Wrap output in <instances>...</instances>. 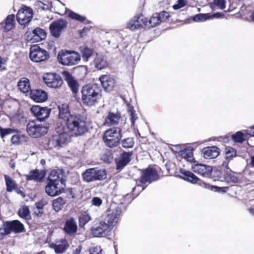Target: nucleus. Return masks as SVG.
Listing matches in <instances>:
<instances>
[{"mask_svg":"<svg viewBox=\"0 0 254 254\" xmlns=\"http://www.w3.org/2000/svg\"><path fill=\"white\" fill-rule=\"evenodd\" d=\"M65 123L68 131L72 136H81L88 130L87 119L84 115L72 114Z\"/></svg>","mask_w":254,"mask_h":254,"instance_id":"nucleus-1","label":"nucleus"},{"mask_svg":"<svg viewBox=\"0 0 254 254\" xmlns=\"http://www.w3.org/2000/svg\"><path fill=\"white\" fill-rule=\"evenodd\" d=\"M101 92L102 89L99 84L92 83L84 85L81 90L83 104L88 106L94 105L101 99Z\"/></svg>","mask_w":254,"mask_h":254,"instance_id":"nucleus-2","label":"nucleus"},{"mask_svg":"<svg viewBox=\"0 0 254 254\" xmlns=\"http://www.w3.org/2000/svg\"><path fill=\"white\" fill-rule=\"evenodd\" d=\"M122 132L123 129L120 127H113L106 130L103 136L105 145L110 148L117 146L123 137Z\"/></svg>","mask_w":254,"mask_h":254,"instance_id":"nucleus-3","label":"nucleus"},{"mask_svg":"<svg viewBox=\"0 0 254 254\" xmlns=\"http://www.w3.org/2000/svg\"><path fill=\"white\" fill-rule=\"evenodd\" d=\"M126 209L123 204L112 203L107 210V215L104 221L113 229L121 219L122 213Z\"/></svg>","mask_w":254,"mask_h":254,"instance_id":"nucleus-4","label":"nucleus"},{"mask_svg":"<svg viewBox=\"0 0 254 254\" xmlns=\"http://www.w3.org/2000/svg\"><path fill=\"white\" fill-rule=\"evenodd\" d=\"M80 56L78 53L71 51H61L58 56V61L64 65H74L80 62Z\"/></svg>","mask_w":254,"mask_h":254,"instance_id":"nucleus-5","label":"nucleus"},{"mask_svg":"<svg viewBox=\"0 0 254 254\" xmlns=\"http://www.w3.org/2000/svg\"><path fill=\"white\" fill-rule=\"evenodd\" d=\"M82 177L84 182L90 183L106 179V173L104 170L98 168H92L86 169L82 173Z\"/></svg>","mask_w":254,"mask_h":254,"instance_id":"nucleus-6","label":"nucleus"},{"mask_svg":"<svg viewBox=\"0 0 254 254\" xmlns=\"http://www.w3.org/2000/svg\"><path fill=\"white\" fill-rule=\"evenodd\" d=\"M26 131L30 136L38 138L47 132L48 127L38 121L32 120L27 124Z\"/></svg>","mask_w":254,"mask_h":254,"instance_id":"nucleus-7","label":"nucleus"},{"mask_svg":"<svg viewBox=\"0 0 254 254\" xmlns=\"http://www.w3.org/2000/svg\"><path fill=\"white\" fill-rule=\"evenodd\" d=\"M24 229V225L18 220L5 222L0 217V232H2L8 235L11 232L15 233L22 232Z\"/></svg>","mask_w":254,"mask_h":254,"instance_id":"nucleus-8","label":"nucleus"},{"mask_svg":"<svg viewBox=\"0 0 254 254\" xmlns=\"http://www.w3.org/2000/svg\"><path fill=\"white\" fill-rule=\"evenodd\" d=\"M57 133L52 136L51 142L55 147H61L64 146L67 142L68 139V134L64 131L62 126H57L56 127Z\"/></svg>","mask_w":254,"mask_h":254,"instance_id":"nucleus-9","label":"nucleus"},{"mask_svg":"<svg viewBox=\"0 0 254 254\" xmlns=\"http://www.w3.org/2000/svg\"><path fill=\"white\" fill-rule=\"evenodd\" d=\"M29 57L32 61L38 63L48 60L49 55L46 50L40 48L37 45H34L30 49Z\"/></svg>","mask_w":254,"mask_h":254,"instance_id":"nucleus-10","label":"nucleus"},{"mask_svg":"<svg viewBox=\"0 0 254 254\" xmlns=\"http://www.w3.org/2000/svg\"><path fill=\"white\" fill-rule=\"evenodd\" d=\"M112 228L104 220L97 223L92 229V234L96 237H104L110 235Z\"/></svg>","mask_w":254,"mask_h":254,"instance_id":"nucleus-11","label":"nucleus"},{"mask_svg":"<svg viewBox=\"0 0 254 254\" xmlns=\"http://www.w3.org/2000/svg\"><path fill=\"white\" fill-rule=\"evenodd\" d=\"M45 83L49 87L58 88L63 84L62 77L58 74L54 73H47L43 77Z\"/></svg>","mask_w":254,"mask_h":254,"instance_id":"nucleus-12","label":"nucleus"},{"mask_svg":"<svg viewBox=\"0 0 254 254\" xmlns=\"http://www.w3.org/2000/svg\"><path fill=\"white\" fill-rule=\"evenodd\" d=\"M32 17V9L26 6L19 9L16 14L18 22L20 24L23 25L28 23L31 20Z\"/></svg>","mask_w":254,"mask_h":254,"instance_id":"nucleus-13","label":"nucleus"},{"mask_svg":"<svg viewBox=\"0 0 254 254\" xmlns=\"http://www.w3.org/2000/svg\"><path fill=\"white\" fill-rule=\"evenodd\" d=\"M158 179L159 175L157 171L154 168L148 167L142 171L140 182L142 184H150L158 180Z\"/></svg>","mask_w":254,"mask_h":254,"instance_id":"nucleus-14","label":"nucleus"},{"mask_svg":"<svg viewBox=\"0 0 254 254\" xmlns=\"http://www.w3.org/2000/svg\"><path fill=\"white\" fill-rule=\"evenodd\" d=\"M30 111L37 120L42 122L47 119L51 113V109L48 107H42L34 105L31 107Z\"/></svg>","mask_w":254,"mask_h":254,"instance_id":"nucleus-15","label":"nucleus"},{"mask_svg":"<svg viewBox=\"0 0 254 254\" xmlns=\"http://www.w3.org/2000/svg\"><path fill=\"white\" fill-rule=\"evenodd\" d=\"M67 25V22L63 19L53 22L49 27L51 35L55 38H59L62 31L66 27Z\"/></svg>","mask_w":254,"mask_h":254,"instance_id":"nucleus-16","label":"nucleus"},{"mask_svg":"<svg viewBox=\"0 0 254 254\" xmlns=\"http://www.w3.org/2000/svg\"><path fill=\"white\" fill-rule=\"evenodd\" d=\"M65 183H48L45 187L46 193L50 196H56L64 191Z\"/></svg>","mask_w":254,"mask_h":254,"instance_id":"nucleus-17","label":"nucleus"},{"mask_svg":"<svg viewBox=\"0 0 254 254\" xmlns=\"http://www.w3.org/2000/svg\"><path fill=\"white\" fill-rule=\"evenodd\" d=\"M147 26V19L143 15L134 16L127 23V28L133 30L139 28H146Z\"/></svg>","mask_w":254,"mask_h":254,"instance_id":"nucleus-18","label":"nucleus"},{"mask_svg":"<svg viewBox=\"0 0 254 254\" xmlns=\"http://www.w3.org/2000/svg\"><path fill=\"white\" fill-rule=\"evenodd\" d=\"M99 80L106 91H112L116 83L115 78L110 75H102L99 77Z\"/></svg>","mask_w":254,"mask_h":254,"instance_id":"nucleus-19","label":"nucleus"},{"mask_svg":"<svg viewBox=\"0 0 254 254\" xmlns=\"http://www.w3.org/2000/svg\"><path fill=\"white\" fill-rule=\"evenodd\" d=\"M110 60L106 55L96 54L94 59V65L96 68L101 70L106 68L110 64Z\"/></svg>","mask_w":254,"mask_h":254,"instance_id":"nucleus-20","label":"nucleus"},{"mask_svg":"<svg viewBox=\"0 0 254 254\" xmlns=\"http://www.w3.org/2000/svg\"><path fill=\"white\" fill-rule=\"evenodd\" d=\"M30 96L32 100L37 103L44 102L48 99L47 92L42 89L31 90Z\"/></svg>","mask_w":254,"mask_h":254,"instance_id":"nucleus-21","label":"nucleus"},{"mask_svg":"<svg viewBox=\"0 0 254 254\" xmlns=\"http://www.w3.org/2000/svg\"><path fill=\"white\" fill-rule=\"evenodd\" d=\"M193 171L205 177H209L211 174L212 168L210 166L202 164H196L192 167Z\"/></svg>","mask_w":254,"mask_h":254,"instance_id":"nucleus-22","label":"nucleus"},{"mask_svg":"<svg viewBox=\"0 0 254 254\" xmlns=\"http://www.w3.org/2000/svg\"><path fill=\"white\" fill-rule=\"evenodd\" d=\"M63 171L60 169L52 170L49 175L48 183H65L64 180L63 179Z\"/></svg>","mask_w":254,"mask_h":254,"instance_id":"nucleus-23","label":"nucleus"},{"mask_svg":"<svg viewBox=\"0 0 254 254\" xmlns=\"http://www.w3.org/2000/svg\"><path fill=\"white\" fill-rule=\"evenodd\" d=\"M45 175L46 174L44 171H40L38 169H35L30 171L28 174L25 175V177L27 181H34L36 182H41L43 181Z\"/></svg>","mask_w":254,"mask_h":254,"instance_id":"nucleus-24","label":"nucleus"},{"mask_svg":"<svg viewBox=\"0 0 254 254\" xmlns=\"http://www.w3.org/2000/svg\"><path fill=\"white\" fill-rule=\"evenodd\" d=\"M63 75L73 93H77L78 90L79 86L77 81L74 79L72 75L67 71H64L63 72Z\"/></svg>","mask_w":254,"mask_h":254,"instance_id":"nucleus-25","label":"nucleus"},{"mask_svg":"<svg viewBox=\"0 0 254 254\" xmlns=\"http://www.w3.org/2000/svg\"><path fill=\"white\" fill-rule=\"evenodd\" d=\"M77 229V224L73 218H70L66 220L64 230L67 234L73 235L76 232Z\"/></svg>","mask_w":254,"mask_h":254,"instance_id":"nucleus-26","label":"nucleus"},{"mask_svg":"<svg viewBox=\"0 0 254 254\" xmlns=\"http://www.w3.org/2000/svg\"><path fill=\"white\" fill-rule=\"evenodd\" d=\"M15 15L14 14H9L7 16L5 22L0 24V28L2 29L4 32L9 31L14 27Z\"/></svg>","mask_w":254,"mask_h":254,"instance_id":"nucleus-27","label":"nucleus"},{"mask_svg":"<svg viewBox=\"0 0 254 254\" xmlns=\"http://www.w3.org/2000/svg\"><path fill=\"white\" fill-rule=\"evenodd\" d=\"M202 153L204 158L207 159L216 158L219 155L218 148L214 146L203 149Z\"/></svg>","mask_w":254,"mask_h":254,"instance_id":"nucleus-28","label":"nucleus"},{"mask_svg":"<svg viewBox=\"0 0 254 254\" xmlns=\"http://www.w3.org/2000/svg\"><path fill=\"white\" fill-rule=\"evenodd\" d=\"M59 109V118L66 121L67 118L71 116L72 114L70 113L69 106L67 104H62L58 106Z\"/></svg>","mask_w":254,"mask_h":254,"instance_id":"nucleus-29","label":"nucleus"},{"mask_svg":"<svg viewBox=\"0 0 254 254\" xmlns=\"http://www.w3.org/2000/svg\"><path fill=\"white\" fill-rule=\"evenodd\" d=\"M111 38L108 41V44L110 45L113 49L118 48L119 44L122 41L121 34L117 31H113L110 33Z\"/></svg>","mask_w":254,"mask_h":254,"instance_id":"nucleus-30","label":"nucleus"},{"mask_svg":"<svg viewBox=\"0 0 254 254\" xmlns=\"http://www.w3.org/2000/svg\"><path fill=\"white\" fill-rule=\"evenodd\" d=\"M120 119V117L118 114L110 112L106 117L104 124L107 127L117 125Z\"/></svg>","mask_w":254,"mask_h":254,"instance_id":"nucleus-31","label":"nucleus"},{"mask_svg":"<svg viewBox=\"0 0 254 254\" xmlns=\"http://www.w3.org/2000/svg\"><path fill=\"white\" fill-rule=\"evenodd\" d=\"M32 34V40H33V42H40L45 39L47 35L46 31L40 28H36L33 30Z\"/></svg>","mask_w":254,"mask_h":254,"instance_id":"nucleus-32","label":"nucleus"},{"mask_svg":"<svg viewBox=\"0 0 254 254\" xmlns=\"http://www.w3.org/2000/svg\"><path fill=\"white\" fill-rule=\"evenodd\" d=\"M17 86L20 91L23 93H26L31 91L29 80L26 77L21 78L19 80Z\"/></svg>","mask_w":254,"mask_h":254,"instance_id":"nucleus-33","label":"nucleus"},{"mask_svg":"<svg viewBox=\"0 0 254 254\" xmlns=\"http://www.w3.org/2000/svg\"><path fill=\"white\" fill-rule=\"evenodd\" d=\"M69 244L65 240H62L60 244H52L51 248L54 249L55 252L57 254H63L69 247Z\"/></svg>","mask_w":254,"mask_h":254,"instance_id":"nucleus-34","label":"nucleus"},{"mask_svg":"<svg viewBox=\"0 0 254 254\" xmlns=\"http://www.w3.org/2000/svg\"><path fill=\"white\" fill-rule=\"evenodd\" d=\"M180 172L183 175L181 178L192 184L196 183L199 179L196 176L190 171L181 170Z\"/></svg>","mask_w":254,"mask_h":254,"instance_id":"nucleus-35","label":"nucleus"},{"mask_svg":"<svg viewBox=\"0 0 254 254\" xmlns=\"http://www.w3.org/2000/svg\"><path fill=\"white\" fill-rule=\"evenodd\" d=\"M4 178L6 186V190L8 192H11L16 188V185L14 181L7 175H4Z\"/></svg>","mask_w":254,"mask_h":254,"instance_id":"nucleus-36","label":"nucleus"},{"mask_svg":"<svg viewBox=\"0 0 254 254\" xmlns=\"http://www.w3.org/2000/svg\"><path fill=\"white\" fill-rule=\"evenodd\" d=\"M180 155L182 158L188 162H192L194 160L193 152L190 150H183L179 152Z\"/></svg>","mask_w":254,"mask_h":254,"instance_id":"nucleus-37","label":"nucleus"},{"mask_svg":"<svg viewBox=\"0 0 254 254\" xmlns=\"http://www.w3.org/2000/svg\"><path fill=\"white\" fill-rule=\"evenodd\" d=\"M65 201L62 197L54 199L53 201V207L56 211H59L61 210L65 204Z\"/></svg>","mask_w":254,"mask_h":254,"instance_id":"nucleus-38","label":"nucleus"},{"mask_svg":"<svg viewBox=\"0 0 254 254\" xmlns=\"http://www.w3.org/2000/svg\"><path fill=\"white\" fill-rule=\"evenodd\" d=\"M81 52L82 58L85 61H87L93 54V50L87 47L81 48Z\"/></svg>","mask_w":254,"mask_h":254,"instance_id":"nucleus-39","label":"nucleus"},{"mask_svg":"<svg viewBox=\"0 0 254 254\" xmlns=\"http://www.w3.org/2000/svg\"><path fill=\"white\" fill-rule=\"evenodd\" d=\"M224 179L228 184L235 183L238 181V178L228 171H226L224 174Z\"/></svg>","mask_w":254,"mask_h":254,"instance_id":"nucleus-40","label":"nucleus"},{"mask_svg":"<svg viewBox=\"0 0 254 254\" xmlns=\"http://www.w3.org/2000/svg\"><path fill=\"white\" fill-rule=\"evenodd\" d=\"M122 146L124 148H131L134 145V139L132 137H127L120 140Z\"/></svg>","mask_w":254,"mask_h":254,"instance_id":"nucleus-41","label":"nucleus"},{"mask_svg":"<svg viewBox=\"0 0 254 254\" xmlns=\"http://www.w3.org/2000/svg\"><path fill=\"white\" fill-rule=\"evenodd\" d=\"M156 15H157V13L154 14L151 18L148 21L147 20V26H146V28H150L154 27L161 22L159 17Z\"/></svg>","mask_w":254,"mask_h":254,"instance_id":"nucleus-42","label":"nucleus"},{"mask_svg":"<svg viewBox=\"0 0 254 254\" xmlns=\"http://www.w3.org/2000/svg\"><path fill=\"white\" fill-rule=\"evenodd\" d=\"M210 19V13H199L192 17V20L196 22L205 21Z\"/></svg>","mask_w":254,"mask_h":254,"instance_id":"nucleus-43","label":"nucleus"},{"mask_svg":"<svg viewBox=\"0 0 254 254\" xmlns=\"http://www.w3.org/2000/svg\"><path fill=\"white\" fill-rule=\"evenodd\" d=\"M233 140L235 142L242 143L246 139V136L241 131H237L232 136Z\"/></svg>","mask_w":254,"mask_h":254,"instance_id":"nucleus-44","label":"nucleus"},{"mask_svg":"<svg viewBox=\"0 0 254 254\" xmlns=\"http://www.w3.org/2000/svg\"><path fill=\"white\" fill-rule=\"evenodd\" d=\"M236 156V150L231 147H227L225 149V159L231 160Z\"/></svg>","mask_w":254,"mask_h":254,"instance_id":"nucleus-45","label":"nucleus"},{"mask_svg":"<svg viewBox=\"0 0 254 254\" xmlns=\"http://www.w3.org/2000/svg\"><path fill=\"white\" fill-rule=\"evenodd\" d=\"M68 16L69 18L75 19L79 22H83L86 20V17L80 15L71 10L68 11Z\"/></svg>","mask_w":254,"mask_h":254,"instance_id":"nucleus-46","label":"nucleus"},{"mask_svg":"<svg viewBox=\"0 0 254 254\" xmlns=\"http://www.w3.org/2000/svg\"><path fill=\"white\" fill-rule=\"evenodd\" d=\"M29 209L28 206H23L19 208L18 214L19 217L23 218H26L29 214Z\"/></svg>","mask_w":254,"mask_h":254,"instance_id":"nucleus-47","label":"nucleus"},{"mask_svg":"<svg viewBox=\"0 0 254 254\" xmlns=\"http://www.w3.org/2000/svg\"><path fill=\"white\" fill-rule=\"evenodd\" d=\"M91 220V217L89 214H84L79 217V226L81 227H83L86 223Z\"/></svg>","mask_w":254,"mask_h":254,"instance_id":"nucleus-48","label":"nucleus"},{"mask_svg":"<svg viewBox=\"0 0 254 254\" xmlns=\"http://www.w3.org/2000/svg\"><path fill=\"white\" fill-rule=\"evenodd\" d=\"M16 130L10 128H3L0 127V136L3 138L5 136L14 133Z\"/></svg>","mask_w":254,"mask_h":254,"instance_id":"nucleus-49","label":"nucleus"},{"mask_svg":"<svg viewBox=\"0 0 254 254\" xmlns=\"http://www.w3.org/2000/svg\"><path fill=\"white\" fill-rule=\"evenodd\" d=\"M225 0H214L213 3L211 4V6L212 8L214 6H217L221 9H224L225 8Z\"/></svg>","mask_w":254,"mask_h":254,"instance_id":"nucleus-50","label":"nucleus"},{"mask_svg":"<svg viewBox=\"0 0 254 254\" xmlns=\"http://www.w3.org/2000/svg\"><path fill=\"white\" fill-rule=\"evenodd\" d=\"M132 155V152L129 151V152H126L124 151L121 155L120 159L122 160L125 161L127 164L130 162V157Z\"/></svg>","mask_w":254,"mask_h":254,"instance_id":"nucleus-51","label":"nucleus"},{"mask_svg":"<svg viewBox=\"0 0 254 254\" xmlns=\"http://www.w3.org/2000/svg\"><path fill=\"white\" fill-rule=\"evenodd\" d=\"M129 113L130 115V119L131 122V125L134 126L135 121L137 119V115L135 114V111L133 110L132 107H129Z\"/></svg>","mask_w":254,"mask_h":254,"instance_id":"nucleus-52","label":"nucleus"},{"mask_svg":"<svg viewBox=\"0 0 254 254\" xmlns=\"http://www.w3.org/2000/svg\"><path fill=\"white\" fill-rule=\"evenodd\" d=\"M187 4V0H178L177 3L173 6L174 9L177 10L184 7Z\"/></svg>","mask_w":254,"mask_h":254,"instance_id":"nucleus-53","label":"nucleus"},{"mask_svg":"<svg viewBox=\"0 0 254 254\" xmlns=\"http://www.w3.org/2000/svg\"><path fill=\"white\" fill-rule=\"evenodd\" d=\"M156 16L159 17L161 22L168 20L170 17L169 13L165 11H163L159 13H157Z\"/></svg>","mask_w":254,"mask_h":254,"instance_id":"nucleus-54","label":"nucleus"},{"mask_svg":"<svg viewBox=\"0 0 254 254\" xmlns=\"http://www.w3.org/2000/svg\"><path fill=\"white\" fill-rule=\"evenodd\" d=\"M102 200L98 197H93L91 200L92 205L96 207H99L102 204Z\"/></svg>","mask_w":254,"mask_h":254,"instance_id":"nucleus-55","label":"nucleus"},{"mask_svg":"<svg viewBox=\"0 0 254 254\" xmlns=\"http://www.w3.org/2000/svg\"><path fill=\"white\" fill-rule=\"evenodd\" d=\"M90 254H104L100 247H92L90 250Z\"/></svg>","mask_w":254,"mask_h":254,"instance_id":"nucleus-56","label":"nucleus"},{"mask_svg":"<svg viewBox=\"0 0 254 254\" xmlns=\"http://www.w3.org/2000/svg\"><path fill=\"white\" fill-rule=\"evenodd\" d=\"M21 137L19 134H14L11 138V141L13 144L18 145L20 143Z\"/></svg>","mask_w":254,"mask_h":254,"instance_id":"nucleus-57","label":"nucleus"},{"mask_svg":"<svg viewBox=\"0 0 254 254\" xmlns=\"http://www.w3.org/2000/svg\"><path fill=\"white\" fill-rule=\"evenodd\" d=\"M127 163L120 158L116 161V167L117 170H121L125 167Z\"/></svg>","mask_w":254,"mask_h":254,"instance_id":"nucleus-58","label":"nucleus"},{"mask_svg":"<svg viewBox=\"0 0 254 254\" xmlns=\"http://www.w3.org/2000/svg\"><path fill=\"white\" fill-rule=\"evenodd\" d=\"M47 203L48 202L46 199H42L36 203V206L37 208L43 209L44 206L47 205Z\"/></svg>","mask_w":254,"mask_h":254,"instance_id":"nucleus-59","label":"nucleus"},{"mask_svg":"<svg viewBox=\"0 0 254 254\" xmlns=\"http://www.w3.org/2000/svg\"><path fill=\"white\" fill-rule=\"evenodd\" d=\"M204 185L205 188L210 189L211 190L214 191H220V190L222 189V188L220 187L217 186H210V185L206 183H204Z\"/></svg>","mask_w":254,"mask_h":254,"instance_id":"nucleus-60","label":"nucleus"},{"mask_svg":"<svg viewBox=\"0 0 254 254\" xmlns=\"http://www.w3.org/2000/svg\"><path fill=\"white\" fill-rule=\"evenodd\" d=\"M231 160L230 159H225V160L223 162L221 165V169H226L227 171H231V170L229 168L228 165L229 163Z\"/></svg>","mask_w":254,"mask_h":254,"instance_id":"nucleus-61","label":"nucleus"},{"mask_svg":"<svg viewBox=\"0 0 254 254\" xmlns=\"http://www.w3.org/2000/svg\"><path fill=\"white\" fill-rule=\"evenodd\" d=\"M101 159L104 162L109 163L110 162V157L106 154H103L101 156Z\"/></svg>","mask_w":254,"mask_h":254,"instance_id":"nucleus-62","label":"nucleus"},{"mask_svg":"<svg viewBox=\"0 0 254 254\" xmlns=\"http://www.w3.org/2000/svg\"><path fill=\"white\" fill-rule=\"evenodd\" d=\"M90 30V28L89 27H84L82 30L80 31V34L81 37L84 36Z\"/></svg>","mask_w":254,"mask_h":254,"instance_id":"nucleus-63","label":"nucleus"},{"mask_svg":"<svg viewBox=\"0 0 254 254\" xmlns=\"http://www.w3.org/2000/svg\"><path fill=\"white\" fill-rule=\"evenodd\" d=\"M247 134H248L251 136H254V127H250L247 130Z\"/></svg>","mask_w":254,"mask_h":254,"instance_id":"nucleus-64","label":"nucleus"}]
</instances>
